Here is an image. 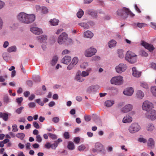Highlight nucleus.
I'll list each match as a JSON object with an SVG mask.
<instances>
[{
	"instance_id": "obj_30",
	"label": "nucleus",
	"mask_w": 156,
	"mask_h": 156,
	"mask_svg": "<svg viewBox=\"0 0 156 156\" xmlns=\"http://www.w3.org/2000/svg\"><path fill=\"white\" fill-rule=\"evenodd\" d=\"M67 147L70 150H73L75 149V147L74 143L73 142L69 141L68 142Z\"/></svg>"
},
{
	"instance_id": "obj_64",
	"label": "nucleus",
	"mask_w": 156,
	"mask_h": 156,
	"mask_svg": "<svg viewBox=\"0 0 156 156\" xmlns=\"http://www.w3.org/2000/svg\"><path fill=\"white\" fill-rule=\"evenodd\" d=\"M151 67L153 69L156 70V64L155 63L152 62L150 64Z\"/></svg>"
},
{
	"instance_id": "obj_7",
	"label": "nucleus",
	"mask_w": 156,
	"mask_h": 156,
	"mask_svg": "<svg viewBox=\"0 0 156 156\" xmlns=\"http://www.w3.org/2000/svg\"><path fill=\"white\" fill-rule=\"evenodd\" d=\"M154 108L153 104L148 100H146L144 101L142 105V110L146 112L153 109Z\"/></svg>"
},
{
	"instance_id": "obj_33",
	"label": "nucleus",
	"mask_w": 156,
	"mask_h": 156,
	"mask_svg": "<svg viewBox=\"0 0 156 156\" xmlns=\"http://www.w3.org/2000/svg\"><path fill=\"white\" fill-rule=\"evenodd\" d=\"M117 53L119 57L121 58H124V52L122 49L118 50L117 51Z\"/></svg>"
},
{
	"instance_id": "obj_49",
	"label": "nucleus",
	"mask_w": 156,
	"mask_h": 156,
	"mask_svg": "<svg viewBox=\"0 0 156 156\" xmlns=\"http://www.w3.org/2000/svg\"><path fill=\"white\" fill-rule=\"evenodd\" d=\"M138 140L140 142L144 143H146L147 141V140L143 137H140L138 138Z\"/></svg>"
},
{
	"instance_id": "obj_51",
	"label": "nucleus",
	"mask_w": 156,
	"mask_h": 156,
	"mask_svg": "<svg viewBox=\"0 0 156 156\" xmlns=\"http://www.w3.org/2000/svg\"><path fill=\"white\" fill-rule=\"evenodd\" d=\"M58 145V143L57 142H55V143L51 144V148L53 149H55Z\"/></svg>"
},
{
	"instance_id": "obj_16",
	"label": "nucleus",
	"mask_w": 156,
	"mask_h": 156,
	"mask_svg": "<svg viewBox=\"0 0 156 156\" xmlns=\"http://www.w3.org/2000/svg\"><path fill=\"white\" fill-rule=\"evenodd\" d=\"M30 31L35 34L39 35L42 34L43 33L41 29L36 27H33L30 28Z\"/></svg>"
},
{
	"instance_id": "obj_61",
	"label": "nucleus",
	"mask_w": 156,
	"mask_h": 156,
	"mask_svg": "<svg viewBox=\"0 0 156 156\" xmlns=\"http://www.w3.org/2000/svg\"><path fill=\"white\" fill-rule=\"evenodd\" d=\"M75 65L72 64L71 63L67 66V69L68 70H70L72 69L74 67Z\"/></svg>"
},
{
	"instance_id": "obj_24",
	"label": "nucleus",
	"mask_w": 156,
	"mask_h": 156,
	"mask_svg": "<svg viewBox=\"0 0 156 156\" xmlns=\"http://www.w3.org/2000/svg\"><path fill=\"white\" fill-rule=\"evenodd\" d=\"M39 41L41 43H45L47 40V36L46 35H43L38 37Z\"/></svg>"
},
{
	"instance_id": "obj_1",
	"label": "nucleus",
	"mask_w": 156,
	"mask_h": 156,
	"mask_svg": "<svg viewBox=\"0 0 156 156\" xmlns=\"http://www.w3.org/2000/svg\"><path fill=\"white\" fill-rule=\"evenodd\" d=\"M125 59L129 63L134 64L137 61V56L135 53L128 51L125 55Z\"/></svg>"
},
{
	"instance_id": "obj_29",
	"label": "nucleus",
	"mask_w": 156,
	"mask_h": 156,
	"mask_svg": "<svg viewBox=\"0 0 156 156\" xmlns=\"http://www.w3.org/2000/svg\"><path fill=\"white\" fill-rule=\"evenodd\" d=\"M49 22L50 24L52 26H56L58 24L59 20L56 19H53L50 20Z\"/></svg>"
},
{
	"instance_id": "obj_63",
	"label": "nucleus",
	"mask_w": 156,
	"mask_h": 156,
	"mask_svg": "<svg viewBox=\"0 0 156 156\" xmlns=\"http://www.w3.org/2000/svg\"><path fill=\"white\" fill-rule=\"evenodd\" d=\"M28 105L30 108H34L35 107L36 105L34 102H30L28 104Z\"/></svg>"
},
{
	"instance_id": "obj_2",
	"label": "nucleus",
	"mask_w": 156,
	"mask_h": 156,
	"mask_svg": "<svg viewBox=\"0 0 156 156\" xmlns=\"http://www.w3.org/2000/svg\"><path fill=\"white\" fill-rule=\"evenodd\" d=\"M117 13L118 15L122 16L124 18H126L129 15L131 17H133L135 16V15L130 11L129 9L126 8L118 10Z\"/></svg>"
},
{
	"instance_id": "obj_55",
	"label": "nucleus",
	"mask_w": 156,
	"mask_h": 156,
	"mask_svg": "<svg viewBox=\"0 0 156 156\" xmlns=\"http://www.w3.org/2000/svg\"><path fill=\"white\" fill-rule=\"evenodd\" d=\"M24 108L23 107H21L20 108H18L16 110V112L18 114H20L21 113L23 109Z\"/></svg>"
},
{
	"instance_id": "obj_43",
	"label": "nucleus",
	"mask_w": 156,
	"mask_h": 156,
	"mask_svg": "<svg viewBox=\"0 0 156 156\" xmlns=\"http://www.w3.org/2000/svg\"><path fill=\"white\" fill-rule=\"evenodd\" d=\"M16 49V47L15 46H12L9 47L8 48L7 50L9 52H12L15 51Z\"/></svg>"
},
{
	"instance_id": "obj_50",
	"label": "nucleus",
	"mask_w": 156,
	"mask_h": 156,
	"mask_svg": "<svg viewBox=\"0 0 156 156\" xmlns=\"http://www.w3.org/2000/svg\"><path fill=\"white\" fill-rule=\"evenodd\" d=\"M8 77L7 75H5L4 76H0V82H4L5 80V79Z\"/></svg>"
},
{
	"instance_id": "obj_19",
	"label": "nucleus",
	"mask_w": 156,
	"mask_h": 156,
	"mask_svg": "<svg viewBox=\"0 0 156 156\" xmlns=\"http://www.w3.org/2000/svg\"><path fill=\"white\" fill-rule=\"evenodd\" d=\"M132 120V117L129 115H127L123 117L122 120V122L125 123H129L131 122Z\"/></svg>"
},
{
	"instance_id": "obj_60",
	"label": "nucleus",
	"mask_w": 156,
	"mask_h": 156,
	"mask_svg": "<svg viewBox=\"0 0 156 156\" xmlns=\"http://www.w3.org/2000/svg\"><path fill=\"white\" fill-rule=\"evenodd\" d=\"M51 144L49 142H48L46 143L44 145V147L48 149H49L50 148H51Z\"/></svg>"
},
{
	"instance_id": "obj_31",
	"label": "nucleus",
	"mask_w": 156,
	"mask_h": 156,
	"mask_svg": "<svg viewBox=\"0 0 156 156\" xmlns=\"http://www.w3.org/2000/svg\"><path fill=\"white\" fill-rule=\"evenodd\" d=\"M154 143L153 139L150 138L147 141V145L150 148H152L154 146Z\"/></svg>"
},
{
	"instance_id": "obj_11",
	"label": "nucleus",
	"mask_w": 156,
	"mask_h": 156,
	"mask_svg": "<svg viewBox=\"0 0 156 156\" xmlns=\"http://www.w3.org/2000/svg\"><path fill=\"white\" fill-rule=\"evenodd\" d=\"M133 106L132 105L130 104H127L121 108V112L123 113H128L132 111L133 108Z\"/></svg>"
},
{
	"instance_id": "obj_39",
	"label": "nucleus",
	"mask_w": 156,
	"mask_h": 156,
	"mask_svg": "<svg viewBox=\"0 0 156 156\" xmlns=\"http://www.w3.org/2000/svg\"><path fill=\"white\" fill-rule=\"evenodd\" d=\"M151 91L153 95L156 97V86L151 87Z\"/></svg>"
},
{
	"instance_id": "obj_21",
	"label": "nucleus",
	"mask_w": 156,
	"mask_h": 156,
	"mask_svg": "<svg viewBox=\"0 0 156 156\" xmlns=\"http://www.w3.org/2000/svg\"><path fill=\"white\" fill-rule=\"evenodd\" d=\"M83 37L86 38H91L94 36V34L91 31L87 30L83 33Z\"/></svg>"
},
{
	"instance_id": "obj_37",
	"label": "nucleus",
	"mask_w": 156,
	"mask_h": 156,
	"mask_svg": "<svg viewBox=\"0 0 156 156\" xmlns=\"http://www.w3.org/2000/svg\"><path fill=\"white\" fill-rule=\"evenodd\" d=\"M58 58L57 56L54 57L51 62V64L52 66L55 65L57 62L58 60Z\"/></svg>"
},
{
	"instance_id": "obj_14",
	"label": "nucleus",
	"mask_w": 156,
	"mask_h": 156,
	"mask_svg": "<svg viewBox=\"0 0 156 156\" xmlns=\"http://www.w3.org/2000/svg\"><path fill=\"white\" fill-rule=\"evenodd\" d=\"M145 129L147 132H152L154 129L155 126L153 123L148 122L146 124Z\"/></svg>"
},
{
	"instance_id": "obj_45",
	"label": "nucleus",
	"mask_w": 156,
	"mask_h": 156,
	"mask_svg": "<svg viewBox=\"0 0 156 156\" xmlns=\"http://www.w3.org/2000/svg\"><path fill=\"white\" fill-rule=\"evenodd\" d=\"M73 43V40L70 38H69L68 37V35L67 37V38L66 40V43H65V44H66L67 45L69 44H71Z\"/></svg>"
},
{
	"instance_id": "obj_15",
	"label": "nucleus",
	"mask_w": 156,
	"mask_h": 156,
	"mask_svg": "<svg viewBox=\"0 0 156 156\" xmlns=\"http://www.w3.org/2000/svg\"><path fill=\"white\" fill-rule=\"evenodd\" d=\"M74 80L80 82H82L84 80V79L81 74L80 71H78L77 72L75 77Z\"/></svg>"
},
{
	"instance_id": "obj_40",
	"label": "nucleus",
	"mask_w": 156,
	"mask_h": 156,
	"mask_svg": "<svg viewBox=\"0 0 156 156\" xmlns=\"http://www.w3.org/2000/svg\"><path fill=\"white\" fill-rule=\"evenodd\" d=\"M78 61L79 59L76 56L73 58L71 63H72V64L75 66L77 64L78 62Z\"/></svg>"
},
{
	"instance_id": "obj_8",
	"label": "nucleus",
	"mask_w": 156,
	"mask_h": 156,
	"mask_svg": "<svg viewBox=\"0 0 156 156\" xmlns=\"http://www.w3.org/2000/svg\"><path fill=\"white\" fill-rule=\"evenodd\" d=\"M97 52V50L93 47L86 49L84 52V55L86 57H90L94 55Z\"/></svg>"
},
{
	"instance_id": "obj_13",
	"label": "nucleus",
	"mask_w": 156,
	"mask_h": 156,
	"mask_svg": "<svg viewBox=\"0 0 156 156\" xmlns=\"http://www.w3.org/2000/svg\"><path fill=\"white\" fill-rule=\"evenodd\" d=\"M141 45L150 51H152L154 48L152 45L149 44L143 41L141 42Z\"/></svg>"
},
{
	"instance_id": "obj_25",
	"label": "nucleus",
	"mask_w": 156,
	"mask_h": 156,
	"mask_svg": "<svg viewBox=\"0 0 156 156\" xmlns=\"http://www.w3.org/2000/svg\"><path fill=\"white\" fill-rule=\"evenodd\" d=\"M103 154H105V151L103 145L101 143H98V152Z\"/></svg>"
},
{
	"instance_id": "obj_18",
	"label": "nucleus",
	"mask_w": 156,
	"mask_h": 156,
	"mask_svg": "<svg viewBox=\"0 0 156 156\" xmlns=\"http://www.w3.org/2000/svg\"><path fill=\"white\" fill-rule=\"evenodd\" d=\"M71 60V58L70 56L66 55L62 59L61 62L64 64L68 65L70 63Z\"/></svg>"
},
{
	"instance_id": "obj_57",
	"label": "nucleus",
	"mask_w": 156,
	"mask_h": 156,
	"mask_svg": "<svg viewBox=\"0 0 156 156\" xmlns=\"http://www.w3.org/2000/svg\"><path fill=\"white\" fill-rule=\"evenodd\" d=\"M73 141L76 144H78L80 141V138L79 137H75L73 139Z\"/></svg>"
},
{
	"instance_id": "obj_56",
	"label": "nucleus",
	"mask_w": 156,
	"mask_h": 156,
	"mask_svg": "<svg viewBox=\"0 0 156 156\" xmlns=\"http://www.w3.org/2000/svg\"><path fill=\"white\" fill-rule=\"evenodd\" d=\"M12 131L13 132H16L18 131V129L17 127V126L16 124L13 125L12 126Z\"/></svg>"
},
{
	"instance_id": "obj_47",
	"label": "nucleus",
	"mask_w": 156,
	"mask_h": 156,
	"mask_svg": "<svg viewBox=\"0 0 156 156\" xmlns=\"http://www.w3.org/2000/svg\"><path fill=\"white\" fill-rule=\"evenodd\" d=\"M85 148L86 147L83 144H81L78 147V149L80 151H84Z\"/></svg>"
},
{
	"instance_id": "obj_53",
	"label": "nucleus",
	"mask_w": 156,
	"mask_h": 156,
	"mask_svg": "<svg viewBox=\"0 0 156 156\" xmlns=\"http://www.w3.org/2000/svg\"><path fill=\"white\" fill-rule=\"evenodd\" d=\"M84 118L86 121L87 122L89 121L91 119V116L90 115H85Z\"/></svg>"
},
{
	"instance_id": "obj_38",
	"label": "nucleus",
	"mask_w": 156,
	"mask_h": 156,
	"mask_svg": "<svg viewBox=\"0 0 156 156\" xmlns=\"http://www.w3.org/2000/svg\"><path fill=\"white\" fill-rule=\"evenodd\" d=\"M84 14V12L83 10L81 9H79L78 12H77L76 15L77 17L79 18H80L82 17Z\"/></svg>"
},
{
	"instance_id": "obj_22",
	"label": "nucleus",
	"mask_w": 156,
	"mask_h": 156,
	"mask_svg": "<svg viewBox=\"0 0 156 156\" xmlns=\"http://www.w3.org/2000/svg\"><path fill=\"white\" fill-rule=\"evenodd\" d=\"M133 75V76L136 77H138L141 76V72L138 71L136 68L134 67L132 68Z\"/></svg>"
},
{
	"instance_id": "obj_42",
	"label": "nucleus",
	"mask_w": 156,
	"mask_h": 156,
	"mask_svg": "<svg viewBox=\"0 0 156 156\" xmlns=\"http://www.w3.org/2000/svg\"><path fill=\"white\" fill-rule=\"evenodd\" d=\"M16 136L20 139L21 140H23L25 137V134L23 133H18L16 134Z\"/></svg>"
},
{
	"instance_id": "obj_35",
	"label": "nucleus",
	"mask_w": 156,
	"mask_h": 156,
	"mask_svg": "<svg viewBox=\"0 0 156 156\" xmlns=\"http://www.w3.org/2000/svg\"><path fill=\"white\" fill-rule=\"evenodd\" d=\"M78 24L84 29H88L89 28V25L86 23H78Z\"/></svg>"
},
{
	"instance_id": "obj_34",
	"label": "nucleus",
	"mask_w": 156,
	"mask_h": 156,
	"mask_svg": "<svg viewBox=\"0 0 156 156\" xmlns=\"http://www.w3.org/2000/svg\"><path fill=\"white\" fill-rule=\"evenodd\" d=\"M140 86L145 89H147L149 88L148 84L145 82H140Z\"/></svg>"
},
{
	"instance_id": "obj_58",
	"label": "nucleus",
	"mask_w": 156,
	"mask_h": 156,
	"mask_svg": "<svg viewBox=\"0 0 156 156\" xmlns=\"http://www.w3.org/2000/svg\"><path fill=\"white\" fill-rule=\"evenodd\" d=\"M23 100V98L22 97H20L18 98H17L16 99V101L17 103H18L19 105H20L22 101Z\"/></svg>"
},
{
	"instance_id": "obj_26",
	"label": "nucleus",
	"mask_w": 156,
	"mask_h": 156,
	"mask_svg": "<svg viewBox=\"0 0 156 156\" xmlns=\"http://www.w3.org/2000/svg\"><path fill=\"white\" fill-rule=\"evenodd\" d=\"M114 103V101L113 100H110L106 101L105 103V105L107 107L112 106Z\"/></svg>"
},
{
	"instance_id": "obj_23",
	"label": "nucleus",
	"mask_w": 156,
	"mask_h": 156,
	"mask_svg": "<svg viewBox=\"0 0 156 156\" xmlns=\"http://www.w3.org/2000/svg\"><path fill=\"white\" fill-rule=\"evenodd\" d=\"M97 85H92L87 88V91L89 92H96L97 90Z\"/></svg>"
},
{
	"instance_id": "obj_44",
	"label": "nucleus",
	"mask_w": 156,
	"mask_h": 156,
	"mask_svg": "<svg viewBox=\"0 0 156 156\" xmlns=\"http://www.w3.org/2000/svg\"><path fill=\"white\" fill-rule=\"evenodd\" d=\"M35 9L37 12H41L42 9V6H41L39 5H36L35 6Z\"/></svg>"
},
{
	"instance_id": "obj_46",
	"label": "nucleus",
	"mask_w": 156,
	"mask_h": 156,
	"mask_svg": "<svg viewBox=\"0 0 156 156\" xmlns=\"http://www.w3.org/2000/svg\"><path fill=\"white\" fill-rule=\"evenodd\" d=\"M140 54L141 55L145 57H146L148 55L147 53L143 50H141L140 51Z\"/></svg>"
},
{
	"instance_id": "obj_59",
	"label": "nucleus",
	"mask_w": 156,
	"mask_h": 156,
	"mask_svg": "<svg viewBox=\"0 0 156 156\" xmlns=\"http://www.w3.org/2000/svg\"><path fill=\"white\" fill-rule=\"evenodd\" d=\"M48 135L53 139H55L57 138L56 136L55 135L51 134L50 133H48Z\"/></svg>"
},
{
	"instance_id": "obj_41",
	"label": "nucleus",
	"mask_w": 156,
	"mask_h": 156,
	"mask_svg": "<svg viewBox=\"0 0 156 156\" xmlns=\"http://www.w3.org/2000/svg\"><path fill=\"white\" fill-rule=\"evenodd\" d=\"M88 66V63L87 62H84L80 65V67L83 69H86Z\"/></svg>"
},
{
	"instance_id": "obj_4",
	"label": "nucleus",
	"mask_w": 156,
	"mask_h": 156,
	"mask_svg": "<svg viewBox=\"0 0 156 156\" xmlns=\"http://www.w3.org/2000/svg\"><path fill=\"white\" fill-rule=\"evenodd\" d=\"M141 129L139 124L136 122L132 123L128 128L129 132L131 134H134L139 131Z\"/></svg>"
},
{
	"instance_id": "obj_36",
	"label": "nucleus",
	"mask_w": 156,
	"mask_h": 156,
	"mask_svg": "<svg viewBox=\"0 0 156 156\" xmlns=\"http://www.w3.org/2000/svg\"><path fill=\"white\" fill-rule=\"evenodd\" d=\"M48 10L46 7L42 6V9L41 13L42 14H46L48 13Z\"/></svg>"
},
{
	"instance_id": "obj_5",
	"label": "nucleus",
	"mask_w": 156,
	"mask_h": 156,
	"mask_svg": "<svg viewBox=\"0 0 156 156\" xmlns=\"http://www.w3.org/2000/svg\"><path fill=\"white\" fill-rule=\"evenodd\" d=\"M145 117L147 119L151 120H154L156 119V111L152 109L146 112L145 114Z\"/></svg>"
},
{
	"instance_id": "obj_10",
	"label": "nucleus",
	"mask_w": 156,
	"mask_h": 156,
	"mask_svg": "<svg viewBox=\"0 0 156 156\" xmlns=\"http://www.w3.org/2000/svg\"><path fill=\"white\" fill-rule=\"evenodd\" d=\"M67 36L68 34L65 32L62 33L58 37V43L60 45L66 43Z\"/></svg>"
},
{
	"instance_id": "obj_12",
	"label": "nucleus",
	"mask_w": 156,
	"mask_h": 156,
	"mask_svg": "<svg viewBox=\"0 0 156 156\" xmlns=\"http://www.w3.org/2000/svg\"><path fill=\"white\" fill-rule=\"evenodd\" d=\"M134 92V89L132 87H128L124 90L123 94L128 96H130L132 95Z\"/></svg>"
},
{
	"instance_id": "obj_62",
	"label": "nucleus",
	"mask_w": 156,
	"mask_h": 156,
	"mask_svg": "<svg viewBox=\"0 0 156 156\" xmlns=\"http://www.w3.org/2000/svg\"><path fill=\"white\" fill-rule=\"evenodd\" d=\"M70 53V51L68 49H65L62 51V54L63 55H64L67 54H68Z\"/></svg>"
},
{
	"instance_id": "obj_28",
	"label": "nucleus",
	"mask_w": 156,
	"mask_h": 156,
	"mask_svg": "<svg viewBox=\"0 0 156 156\" xmlns=\"http://www.w3.org/2000/svg\"><path fill=\"white\" fill-rule=\"evenodd\" d=\"M91 68H89L87 69L86 71H83L81 73V74L83 77H86L89 76V73L91 71Z\"/></svg>"
},
{
	"instance_id": "obj_6",
	"label": "nucleus",
	"mask_w": 156,
	"mask_h": 156,
	"mask_svg": "<svg viewBox=\"0 0 156 156\" xmlns=\"http://www.w3.org/2000/svg\"><path fill=\"white\" fill-rule=\"evenodd\" d=\"M23 23L29 24L34 21L35 16L34 14H28L25 13Z\"/></svg>"
},
{
	"instance_id": "obj_20",
	"label": "nucleus",
	"mask_w": 156,
	"mask_h": 156,
	"mask_svg": "<svg viewBox=\"0 0 156 156\" xmlns=\"http://www.w3.org/2000/svg\"><path fill=\"white\" fill-rule=\"evenodd\" d=\"M144 96V92L141 90H138L136 91V97L139 99H142Z\"/></svg>"
},
{
	"instance_id": "obj_17",
	"label": "nucleus",
	"mask_w": 156,
	"mask_h": 156,
	"mask_svg": "<svg viewBox=\"0 0 156 156\" xmlns=\"http://www.w3.org/2000/svg\"><path fill=\"white\" fill-rule=\"evenodd\" d=\"M25 12H21L18 13L17 16L18 20L20 23H23Z\"/></svg>"
},
{
	"instance_id": "obj_9",
	"label": "nucleus",
	"mask_w": 156,
	"mask_h": 156,
	"mask_svg": "<svg viewBox=\"0 0 156 156\" xmlns=\"http://www.w3.org/2000/svg\"><path fill=\"white\" fill-rule=\"evenodd\" d=\"M127 68V66L126 64L121 63L116 66L115 70L117 73L121 74L124 72Z\"/></svg>"
},
{
	"instance_id": "obj_52",
	"label": "nucleus",
	"mask_w": 156,
	"mask_h": 156,
	"mask_svg": "<svg viewBox=\"0 0 156 156\" xmlns=\"http://www.w3.org/2000/svg\"><path fill=\"white\" fill-rule=\"evenodd\" d=\"M36 141L39 143L41 142L42 140V139L40 135H37L36 136Z\"/></svg>"
},
{
	"instance_id": "obj_3",
	"label": "nucleus",
	"mask_w": 156,
	"mask_h": 156,
	"mask_svg": "<svg viewBox=\"0 0 156 156\" xmlns=\"http://www.w3.org/2000/svg\"><path fill=\"white\" fill-rule=\"evenodd\" d=\"M110 82L112 84L118 86L121 85L124 82L123 77L120 75L115 76L111 78Z\"/></svg>"
},
{
	"instance_id": "obj_54",
	"label": "nucleus",
	"mask_w": 156,
	"mask_h": 156,
	"mask_svg": "<svg viewBox=\"0 0 156 156\" xmlns=\"http://www.w3.org/2000/svg\"><path fill=\"white\" fill-rule=\"evenodd\" d=\"M60 119L58 117H55L52 119V121L55 123H58Z\"/></svg>"
},
{
	"instance_id": "obj_48",
	"label": "nucleus",
	"mask_w": 156,
	"mask_h": 156,
	"mask_svg": "<svg viewBox=\"0 0 156 156\" xmlns=\"http://www.w3.org/2000/svg\"><path fill=\"white\" fill-rule=\"evenodd\" d=\"M136 26L138 27L141 28L146 25V24L143 23H137L136 24Z\"/></svg>"
},
{
	"instance_id": "obj_27",
	"label": "nucleus",
	"mask_w": 156,
	"mask_h": 156,
	"mask_svg": "<svg viewBox=\"0 0 156 156\" xmlns=\"http://www.w3.org/2000/svg\"><path fill=\"white\" fill-rule=\"evenodd\" d=\"M117 42L114 40H112L108 43V47L110 48H112L115 47L116 45Z\"/></svg>"
},
{
	"instance_id": "obj_32",
	"label": "nucleus",
	"mask_w": 156,
	"mask_h": 156,
	"mask_svg": "<svg viewBox=\"0 0 156 156\" xmlns=\"http://www.w3.org/2000/svg\"><path fill=\"white\" fill-rule=\"evenodd\" d=\"M0 118H2L5 121H7L8 119V114L6 113L0 112Z\"/></svg>"
}]
</instances>
